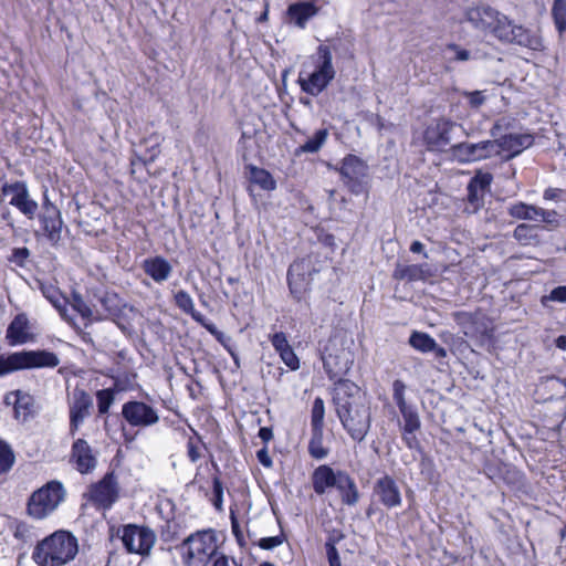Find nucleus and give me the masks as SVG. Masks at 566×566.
I'll return each instance as SVG.
<instances>
[{"mask_svg":"<svg viewBox=\"0 0 566 566\" xmlns=\"http://www.w3.org/2000/svg\"><path fill=\"white\" fill-rule=\"evenodd\" d=\"M468 193H467V211L470 213H476L479 210H481L484 206V195L481 191L475 189V186L473 184H468L467 187Z\"/></svg>","mask_w":566,"mask_h":566,"instance_id":"603ef678","label":"nucleus"},{"mask_svg":"<svg viewBox=\"0 0 566 566\" xmlns=\"http://www.w3.org/2000/svg\"><path fill=\"white\" fill-rule=\"evenodd\" d=\"M493 181V175L491 172H484L481 169L476 170L474 176L470 179L469 184H473L475 189L485 193L490 190Z\"/></svg>","mask_w":566,"mask_h":566,"instance_id":"6e6d98bb","label":"nucleus"},{"mask_svg":"<svg viewBox=\"0 0 566 566\" xmlns=\"http://www.w3.org/2000/svg\"><path fill=\"white\" fill-rule=\"evenodd\" d=\"M343 470H335L328 464L316 467L311 474V483L314 493L322 496L334 489Z\"/></svg>","mask_w":566,"mask_h":566,"instance_id":"393cba45","label":"nucleus"},{"mask_svg":"<svg viewBox=\"0 0 566 566\" xmlns=\"http://www.w3.org/2000/svg\"><path fill=\"white\" fill-rule=\"evenodd\" d=\"M15 463V454L11 446L0 439V475L11 471Z\"/></svg>","mask_w":566,"mask_h":566,"instance_id":"8fccbe9b","label":"nucleus"},{"mask_svg":"<svg viewBox=\"0 0 566 566\" xmlns=\"http://www.w3.org/2000/svg\"><path fill=\"white\" fill-rule=\"evenodd\" d=\"M118 476L114 470L107 471L102 479L88 485L83 493L85 504H90L96 511H109L120 496Z\"/></svg>","mask_w":566,"mask_h":566,"instance_id":"6e6552de","label":"nucleus"},{"mask_svg":"<svg viewBox=\"0 0 566 566\" xmlns=\"http://www.w3.org/2000/svg\"><path fill=\"white\" fill-rule=\"evenodd\" d=\"M332 402L347 434L361 442L371 426V410L361 389L349 379H338L332 390Z\"/></svg>","mask_w":566,"mask_h":566,"instance_id":"f257e3e1","label":"nucleus"},{"mask_svg":"<svg viewBox=\"0 0 566 566\" xmlns=\"http://www.w3.org/2000/svg\"><path fill=\"white\" fill-rule=\"evenodd\" d=\"M99 303L103 307L104 314L99 315L104 318L119 317L123 312V300L116 293L106 292L101 298Z\"/></svg>","mask_w":566,"mask_h":566,"instance_id":"4c0bfd02","label":"nucleus"},{"mask_svg":"<svg viewBox=\"0 0 566 566\" xmlns=\"http://www.w3.org/2000/svg\"><path fill=\"white\" fill-rule=\"evenodd\" d=\"M211 566H243L235 558L227 556L223 553H220L212 562Z\"/></svg>","mask_w":566,"mask_h":566,"instance_id":"338daca9","label":"nucleus"},{"mask_svg":"<svg viewBox=\"0 0 566 566\" xmlns=\"http://www.w3.org/2000/svg\"><path fill=\"white\" fill-rule=\"evenodd\" d=\"M538 207L523 202L517 201L507 210V213L510 217L517 219V220H536V216L534 210H537Z\"/></svg>","mask_w":566,"mask_h":566,"instance_id":"c03bdc74","label":"nucleus"},{"mask_svg":"<svg viewBox=\"0 0 566 566\" xmlns=\"http://www.w3.org/2000/svg\"><path fill=\"white\" fill-rule=\"evenodd\" d=\"M72 308L83 318L87 322L93 321H102L103 317L97 314L94 316V313L91 308V306L83 300V297L80 294H73L72 297Z\"/></svg>","mask_w":566,"mask_h":566,"instance_id":"3c124183","label":"nucleus"},{"mask_svg":"<svg viewBox=\"0 0 566 566\" xmlns=\"http://www.w3.org/2000/svg\"><path fill=\"white\" fill-rule=\"evenodd\" d=\"M453 318L468 336L484 338L492 332L489 318L480 310L475 312L459 311L453 314Z\"/></svg>","mask_w":566,"mask_h":566,"instance_id":"aec40b11","label":"nucleus"},{"mask_svg":"<svg viewBox=\"0 0 566 566\" xmlns=\"http://www.w3.org/2000/svg\"><path fill=\"white\" fill-rule=\"evenodd\" d=\"M405 391V382L400 379H396L392 382V398L403 419L402 430L406 432H416L420 429L421 421L417 409L413 406L407 403Z\"/></svg>","mask_w":566,"mask_h":566,"instance_id":"412c9836","label":"nucleus"},{"mask_svg":"<svg viewBox=\"0 0 566 566\" xmlns=\"http://www.w3.org/2000/svg\"><path fill=\"white\" fill-rule=\"evenodd\" d=\"M137 374L134 371H124L113 377V386L111 387L115 394L133 390L136 385Z\"/></svg>","mask_w":566,"mask_h":566,"instance_id":"49530a36","label":"nucleus"},{"mask_svg":"<svg viewBox=\"0 0 566 566\" xmlns=\"http://www.w3.org/2000/svg\"><path fill=\"white\" fill-rule=\"evenodd\" d=\"M249 171V180L251 184L258 185L262 190L273 191L276 189V181L272 174L265 168L249 164L245 166Z\"/></svg>","mask_w":566,"mask_h":566,"instance_id":"f704fd0d","label":"nucleus"},{"mask_svg":"<svg viewBox=\"0 0 566 566\" xmlns=\"http://www.w3.org/2000/svg\"><path fill=\"white\" fill-rule=\"evenodd\" d=\"M182 527L175 518L166 520L159 527V538L163 543L168 545V549L171 545L179 546L177 543L181 539Z\"/></svg>","mask_w":566,"mask_h":566,"instance_id":"e433bc0d","label":"nucleus"},{"mask_svg":"<svg viewBox=\"0 0 566 566\" xmlns=\"http://www.w3.org/2000/svg\"><path fill=\"white\" fill-rule=\"evenodd\" d=\"M335 76L332 49L327 44H319L303 62L296 82L303 93L316 97L329 86Z\"/></svg>","mask_w":566,"mask_h":566,"instance_id":"f03ea898","label":"nucleus"},{"mask_svg":"<svg viewBox=\"0 0 566 566\" xmlns=\"http://www.w3.org/2000/svg\"><path fill=\"white\" fill-rule=\"evenodd\" d=\"M566 302V285H559L554 287L548 295H544L541 300L543 305H546V302Z\"/></svg>","mask_w":566,"mask_h":566,"instance_id":"680f3d73","label":"nucleus"},{"mask_svg":"<svg viewBox=\"0 0 566 566\" xmlns=\"http://www.w3.org/2000/svg\"><path fill=\"white\" fill-rule=\"evenodd\" d=\"M77 553L76 536L70 531L57 530L36 543L31 557L38 566H63L72 562Z\"/></svg>","mask_w":566,"mask_h":566,"instance_id":"7ed1b4c3","label":"nucleus"},{"mask_svg":"<svg viewBox=\"0 0 566 566\" xmlns=\"http://www.w3.org/2000/svg\"><path fill=\"white\" fill-rule=\"evenodd\" d=\"M537 226L520 223L513 231L514 239L522 245H531L538 242Z\"/></svg>","mask_w":566,"mask_h":566,"instance_id":"79ce46f5","label":"nucleus"},{"mask_svg":"<svg viewBox=\"0 0 566 566\" xmlns=\"http://www.w3.org/2000/svg\"><path fill=\"white\" fill-rule=\"evenodd\" d=\"M434 342L433 337L422 332H413L409 337L410 346L421 353H430L434 348Z\"/></svg>","mask_w":566,"mask_h":566,"instance_id":"de8ad7c7","label":"nucleus"},{"mask_svg":"<svg viewBox=\"0 0 566 566\" xmlns=\"http://www.w3.org/2000/svg\"><path fill=\"white\" fill-rule=\"evenodd\" d=\"M185 566H207L218 554V537L213 530L198 531L177 546Z\"/></svg>","mask_w":566,"mask_h":566,"instance_id":"20e7f679","label":"nucleus"},{"mask_svg":"<svg viewBox=\"0 0 566 566\" xmlns=\"http://www.w3.org/2000/svg\"><path fill=\"white\" fill-rule=\"evenodd\" d=\"M69 462L80 474H90L97 467V457L91 444L83 438L73 441Z\"/></svg>","mask_w":566,"mask_h":566,"instance_id":"a211bd4d","label":"nucleus"},{"mask_svg":"<svg viewBox=\"0 0 566 566\" xmlns=\"http://www.w3.org/2000/svg\"><path fill=\"white\" fill-rule=\"evenodd\" d=\"M143 143L150 144L147 148L146 160L154 161L160 154L161 138L159 134L153 133L147 138H144Z\"/></svg>","mask_w":566,"mask_h":566,"instance_id":"4d7b16f0","label":"nucleus"},{"mask_svg":"<svg viewBox=\"0 0 566 566\" xmlns=\"http://www.w3.org/2000/svg\"><path fill=\"white\" fill-rule=\"evenodd\" d=\"M66 491L59 480H51L31 493L27 501V514L36 521L49 517L64 502Z\"/></svg>","mask_w":566,"mask_h":566,"instance_id":"39448f33","label":"nucleus"},{"mask_svg":"<svg viewBox=\"0 0 566 566\" xmlns=\"http://www.w3.org/2000/svg\"><path fill=\"white\" fill-rule=\"evenodd\" d=\"M373 497L376 499L379 505L388 511L399 507L402 504L400 489L394 476L387 473L374 482Z\"/></svg>","mask_w":566,"mask_h":566,"instance_id":"f3484780","label":"nucleus"},{"mask_svg":"<svg viewBox=\"0 0 566 566\" xmlns=\"http://www.w3.org/2000/svg\"><path fill=\"white\" fill-rule=\"evenodd\" d=\"M122 417L132 428L145 429L159 422L158 410L142 400H128L122 406Z\"/></svg>","mask_w":566,"mask_h":566,"instance_id":"ddd939ff","label":"nucleus"},{"mask_svg":"<svg viewBox=\"0 0 566 566\" xmlns=\"http://www.w3.org/2000/svg\"><path fill=\"white\" fill-rule=\"evenodd\" d=\"M116 535L127 553L140 556L149 555L156 542V534L150 527L134 523L118 526Z\"/></svg>","mask_w":566,"mask_h":566,"instance_id":"9d476101","label":"nucleus"},{"mask_svg":"<svg viewBox=\"0 0 566 566\" xmlns=\"http://www.w3.org/2000/svg\"><path fill=\"white\" fill-rule=\"evenodd\" d=\"M509 43L517 44L535 51L542 48L541 36L536 35L523 25L515 27L514 33L512 34Z\"/></svg>","mask_w":566,"mask_h":566,"instance_id":"c9c22d12","label":"nucleus"},{"mask_svg":"<svg viewBox=\"0 0 566 566\" xmlns=\"http://www.w3.org/2000/svg\"><path fill=\"white\" fill-rule=\"evenodd\" d=\"M339 174L348 191L355 196L368 195V165L354 154L346 155L340 161Z\"/></svg>","mask_w":566,"mask_h":566,"instance_id":"1a4fd4ad","label":"nucleus"},{"mask_svg":"<svg viewBox=\"0 0 566 566\" xmlns=\"http://www.w3.org/2000/svg\"><path fill=\"white\" fill-rule=\"evenodd\" d=\"M39 224L41 234L55 247L62 239L63 219L60 209L49 199L46 192L43 196L42 211L39 213Z\"/></svg>","mask_w":566,"mask_h":566,"instance_id":"f8f14e48","label":"nucleus"},{"mask_svg":"<svg viewBox=\"0 0 566 566\" xmlns=\"http://www.w3.org/2000/svg\"><path fill=\"white\" fill-rule=\"evenodd\" d=\"M269 340L287 368L293 371L300 368V358L295 354L293 347L290 345L284 332H275L274 334H271L269 336Z\"/></svg>","mask_w":566,"mask_h":566,"instance_id":"bb28decb","label":"nucleus"},{"mask_svg":"<svg viewBox=\"0 0 566 566\" xmlns=\"http://www.w3.org/2000/svg\"><path fill=\"white\" fill-rule=\"evenodd\" d=\"M202 465H198L196 469L195 476L192 479V484L197 486L199 493H201L203 496L209 495V481L208 479L202 474L201 472Z\"/></svg>","mask_w":566,"mask_h":566,"instance_id":"052dcab7","label":"nucleus"},{"mask_svg":"<svg viewBox=\"0 0 566 566\" xmlns=\"http://www.w3.org/2000/svg\"><path fill=\"white\" fill-rule=\"evenodd\" d=\"M230 521H231V530L232 534L235 536V538L241 542L243 541V533L237 516V511L233 506H230Z\"/></svg>","mask_w":566,"mask_h":566,"instance_id":"69168bd1","label":"nucleus"},{"mask_svg":"<svg viewBox=\"0 0 566 566\" xmlns=\"http://www.w3.org/2000/svg\"><path fill=\"white\" fill-rule=\"evenodd\" d=\"M433 271L427 263L398 265L394 271V279L398 281H426L433 276Z\"/></svg>","mask_w":566,"mask_h":566,"instance_id":"7c9ffc66","label":"nucleus"},{"mask_svg":"<svg viewBox=\"0 0 566 566\" xmlns=\"http://www.w3.org/2000/svg\"><path fill=\"white\" fill-rule=\"evenodd\" d=\"M69 405V430L74 437L83 424L84 420L90 417L93 409V399L91 395L78 387L72 391V396L67 401Z\"/></svg>","mask_w":566,"mask_h":566,"instance_id":"4468645a","label":"nucleus"},{"mask_svg":"<svg viewBox=\"0 0 566 566\" xmlns=\"http://www.w3.org/2000/svg\"><path fill=\"white\" fill-rule=\"evenodd\" d=\"M10 530L12 532L13 537L21 543H28L32 539L33 526H31L24 521L14 520L10 524Z\"/></svg>","mask_w":566,"mask_h":566,"instance_id":"864d4df0","label":"nucleus"},{"mask_svg":"<svg viewBox=\"0 0 566 566\" xmlns=\"http://www.w3.org/2000/svg\"><path fill=\"white\" fill-rule=\"evenodd\" d=\"M14 396L13 412L18 421H27L34 415V397L20 389L12 392Z\"/></svg>","mask_w":566,"mask_h":566,"instance_id":"72a5a7b5","label":"nucleus"},{"mask_svg":"<svg viewBox=\"0 0 566 566\" xmlns=\"http://www.w3.org/2000/svg\"><path fill=\"white\" fill-rule=\"evenodd\" d=\"M2 193L12 197L9 203L17 208L21 213L32 219L38 210V203L30 198L27 184L24 181H14L12 184H4L2 187Z\"/></svg>","mask_w":566,"mask_h":566,"instance_id":"4be33fe9","label":"nucleus"},{"mask_svg":"<svg viewBox=\"0 0 566 566\" xmlns=\"http://www.w3.org/2000/svg\"><path fill=\"white\" fill-rule=\"evenodd\" d=\"M515 27L516 24H514L512 20L501 13L490 33L499 41L509 43L512 34L514 33Z\"/></svg>","mask_w":566,"mask_h":566,"instance_id":"a19ab883","label":"nucleus"},{"mask_svg":"<svg viewBox=\"0 0 566 566\" xmlns=\"http://www.w3.org/2000/svg\"><path fill=\"white\" fill-rule=\"evenodd\" d=\"M142 268L145 274L156 283L167 281L172 273L171 264L161 255L145 259L142 263Z\"/></svg>","mask_w":566,"mask_h":566,"instance_id":"c85d7f7f","label":"nucleus"},{"mask_svg":"<svg viewBox=\"0 0 566 566\" xmlns=\"http://www.w3.org/2000/svg\"><path fill=\"white\" fill-rule=\"evenodd\" d=\"M334 489L337 490L343 505L352 507L359 502L360 493L358 486L355 479L347 471H342Z\"/></svg>","mask_w":566,"mask_h":566,"instance_id":"cd10ccee","label":"nucleus"},{"mask_svg":"<svg viewBox=\"0 0 566 566\" xmlns=\"http://www.w3.org/2000/svg\"><path fill=\"white\" fill-rule=\"evenodd\" d=\"M349 353L345 349L338 350V353H327L323 356V367L329 380L334 384L338 379H345L344 376L348 373L352 366Z\"/></svg>","mask_w":566,"mask_h":566,"instance_id":"b1692460","label":"nucleus"},{"mask_svg":"<svg viewBox=\"0 0 566 566\" xmlns=\"http://www.w3.org/2000/svg\"><path fill=\"white\" fill-rule=\"evenodd\" d=\"M174 304L181 312L189 315L196 323L202 326L207 332H209L214 339L223 346V348L237 359V354L233 347L231 346V338L226 336L221 331L217 328V326L208 321L200 312L195 308L193 300L190 294L185 290H179L174 294Z\"/></svg>","mask_w":566,"mask_h":566,"instance_id":"9b49d317","label":"nucleus"},{"mask_svg":"<svg viewBox=\"0 0 566 566\" xmlns=\"http://www.w3.org/2000/svg\"><path fill=\"white\" fill-rule=\"evenodd\" d=\"M451 153L459 163H473L488 159L494 155V143L492 139L479 143L462 142L451 147Z\"/></svg>","mask_w":566,"mask_h":566,"instance_id":"6ab92c4d","label":"nucleus"},{"mask_svg":"<svg viewBox=\"0 0 566 566\" xmlns=\"http://www.w3.org/2000/svg\"><path fill=\"white\" fill-rule=\"evenodd\" d=\"M319 11L315 0H303L289 4L285 11V21L300 29H305L307 22Z\"/></svg>","mask_w":566,"mask_h":566,"instance_id":"5701e85b","label":"nucleus"},{"mask_svg":"<svg viewBox=\"0 0 566 566\" xmlns=\"http://www.w3.org/2000/svg\"><path fill=\"white\" fill-rule=\"evenodd\" d=\"M536 220L538 218L542 219L545 223L548 224H558V213L555 210H546L541 207L537 208V210H534Z\"/></svg>","mask_w":566,"mask_h":566,"instance_id":"e2e57ef3","label":"nucleus"},{"mask_svg":"<svg viewBox=\"0 0 566 566\" xmlns=\"http://www.w3.org/2000/svg\"><path fill=\"white\" fill-rule=\"evenodd\" d=\"M328 138V129L321 128L317 129L314 135L307 139L304 144L300 145L295 149V155L300 156L302 154H315L321 150Z\"/></svg>","mask_w":566,"mask_h":566,"instance_id":"58836bf2","label":"nucleus"},{"mask_svg":"<svg viewBox=\"0 0 566 566\" xmlns=\"http://www.w3.org/2000/svg\"><path fill=\"white\" fill-rule=\"evenodd\" d=\"M43 295L52 303L53 306L61 307L64 298L59 289L50 286L43 290Z\"/></svg>","mask_w":566,"mask_h":566,"instance_id":"0e129e2a","label":"nucleus"},{"mask_svg":"<svg viewBox=\"0 0 566 566\" xmlns=\"http://www.w3.org/2000/svg\"><path fill=\"white\" fill-rule=\"evenodd\" d=\"M116 395L117 394H115L111 387L99 389L95 392L98 415L104 416L109 412V409L115 401Z\"/></svg>","mask_w":566,"mask_h":566,"instance_id":"09e8293b","label":"nucleus"},{"mask_svg":"<svg viewBox=\"0 0 566 566\" xmlns=\"http://www.w3.org/2000/svg\"><path fill=\"white\" fill-rule=\"evenodd\" d=\"M454 123L447 117L433 119L423 130V143L429 151H442L450 144Z\"/></svg>","mask_w":566,"mask_h":566,"instance_id":"dca6fc26","label":"nucleus"},{"mask_svg":"<svg viewBox=\"0 0 566 566\" xmlns=\"http://www.w3.org/2000/svg\"><path fill=\"white\" fill-rule=\"evenodd\" d=\"M343 538V534L338 533L337 536H329L325 542V551L329 566H342L340 557L336 548V543Z\"/></svg>","mask_w":566,"mask_h":566,"instance_id":"5fc2aeb1","label":"nucleus"},{"mask_svg":"<svg viewBox=\"0 0 566 566\" xmlns=\"http://www.w3.org/2000/svg\"><path fill=\"white\" fill-rule=\"evenodd\" d=\"M307 451L315 460H322L328 455L329 449L324 446V430H311Z\"/></svg>","mask_w":566,"mask_h":566,"instance_id":"ea45409f","label":"nucleus"},{"mask_svg":"<svg viewBox=\"0 0 566 566\" xmlns=\"http://www.w3.org/2000/svg\"><path fill=\"white\" fill-rule=\"evenodd\" d=\"M551 14L558 34H564L566 32V0H554Z\"/></svg>","mask_w":566,"mask_h":566,"instance_id":"37998d69","label":"nucleus"},{"mask_svg":"<svg viewBox=\"0 0 566 566\" xmlns=\"http://www.w3.org/2000/svg\"><path fill=\"white\" fill-rule=\"evenodd\" d=\"M188 427L189 433L184 430L187 438L186 455L190 463H197L203 457V452H208V447L201 434L190 424Z\"/></svg>","mask_w":566,"mask_h":566,"instance_id":"473e14b6","label":"nucleus"},{"mask_svg":"<svg viewBox=\"0 0 566 566\" xmlns=\"http://www.w3.org/2000/svg\"><path fill=\"white\" fill-rule=\"evenodd\" d=\"M59 364L57 355L46 349L0 354V377L24 369L55 368Z\"/></svg>","mask_w":566,"mask_h":566,"instance_id":"423d86ee","label":"nucleus"},{"mask_svg":"<svg viewBox=\"0 0 566 566\" xmlns=\"http://www.w3.org/2000/svg\"><path fill=\"white\" fill-rule=\"evenodd\" d=\"M256 459H258L259 463L266 469H270L273 465V460H272L271 455L269 454V450H268L266 446H263L262 449L256 451Z\"/></svg>","mask_w":566,"mask_h":566,"instance_id":"774afa93","label":"nucleus"},{"mask_svg":"<svg viewBox=\"0 0 566 566\" xmlns=\"http://www.w3.org/2000/svg\"><path fill=\"white\" fill-rule=\"evenodd\" d=\"M316 272L317 270L310 255L297 258L290 264L286 272V283L294 302L308 304Z\"/></svg>","mask_w":566,"mask_h":566,"instance_id":"0eeeda50","label":"nucleus"},{"mask_svg":"<svg viewBox=\"0 0 566 566\" xmlns=\"http://www.w3.org/2000/svg\"><path fill=\"white\" fill-rule=\"evenodd\" d=\"M325 403L323 398L316 397L311 408V430H324Z\"/></svg>","mask_w":566,"mask_h":566,"instance_id":"a18cd8bd","label":"nucleus"},{"mask_svg":"<svg viewBox=\"0 0 566 566\" xmlns=\"http://www.w3.org/2000/svg\"><path fill=\"white\" fill-rule=\"evenodd\" d=\"M501 12L490 6H478L469 8L465 12V19L479 30L491 32Z\"/></svg>","mask_w":566,"mask_h":566,"instance_id":"a878e982","label":"nucleus"},{"mask_svg":"<svg viewBox=\"0 0 566 566\" xmlns=\"http://www.w3.org/2000/svg\"><path fill=\"white\" fill-rule=\"evenodd\" d=\"M286 541V536L281 531V533L276 536L262 537L256 542V545L264 551L273 549L280 545H282Z\"/></svg>","mask_w":566,"mask_h":566,"instance_id":"13d9d810","label":"nucleus"},{"mask_svg":"<svg viewBox=\"0 0 566 566\" xmlns=\"http://www.w3.org/2000/svg\"><path fill=\"white\" fill-rule=\"evenodd\" d=\"M210 463L214 473L211 479V489H209V495L205 496L210 501L214 510L219 513L223 512V495H224V485L221 480L220 469L218 463L214 461L213 455L210 454Z\"/></svg>","mask_w":566,"mask_h":566,"instance_id":"2f4dec72","label":"nucleus"},{"mask_svg":"<svg viewBox=\"0 0 566 566\" xmlns=\"http://www.w3.org/2000/svg\"><path fill=\"white\" fill-rule=\"evenodd\" d=\"M492 140L494 143V155L502 156L503 160L509 161L532 147L535 137L530 133L505 134Z\"/></svg>","mask_w":566,"mask_h":566,"instance_id":"2eb2a0df","label":"nucleus"},{"mask_svg":"<svg viewBox=\"0 0 566 566\" xmlns=\"http://www.w3.org/2000/svg\"><path fill=\"white\" fill-rule=\"evenodd\" d=\"M30 258V250L27 247L14 248L10 256H8V261L10 263H14L19 268H24L27 261Z\"/></svg>","mask_w":566,"mask_h":566,"instance_id":"bf43d9fd","label":"nucleus"},{"mask_svg":"<svg viewBox=\"0 0 566 566\" xmlns=\"http://www.w3.org/2000/svg\"><path fill=\"white\" fill-rule=\"evenodd\" d=\"M6 338L11 346L23 345L32 339L29 321L24 314H18L7 328Z\"/></svg>","mask_w":566,"mask_h":566,"instance_id":"c756f323","label":"nucleus"}]
</instances>
